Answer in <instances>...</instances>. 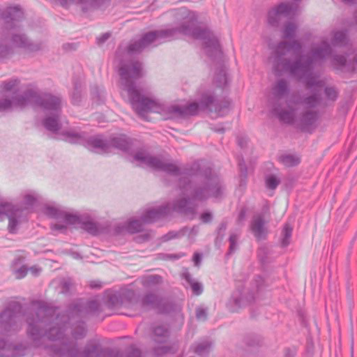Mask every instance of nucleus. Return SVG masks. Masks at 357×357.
<instances>
[{
    "label": "nucleus",
    "instance_id": "obj_1",
    "mask_svg": "<svg viewBox=\"0 0 357 357\" xmlns=\"http://www.w3.org/2000/svg\"><path fill=\"white\" fill-rule=\"evenodd\" d=\"M177 15L181 22L176 27L147 33L140 40L118 49L115 63L121 77V96L126 98L136 113L146 120L151 112L160 114L164 119H172L195 115L205 109L214 110L218 116H223L229 109V102H215L209 91H199L196 100L186 105H165L142 93L135 85V81L143 75V69L142 63L132 59V55L150 45L156 46L185 35L202 40L204 52L208 56L216 58L222 55L217 36L208 29L197 26L198 15L195 12L181 8Z\"/></svg>",
    "mask_w": 357,
    "mask_h": 357
},
{
    "label": "nucleus",
    "instance_id": "obj_2",
    "mask_svg": "<svg viewBox=\"0 0 357 357\" xmlns=\"http://www.w3.org/2000/svg\"><path fill=\"white\" fill-rule=\"evenodd\" d=\"M129 160L136 165L179 176V187L183 197L172 206L167 205L146 208L143 212L140 220L133 219L128 223H119L116 227V234L123 232L133 234L141 231L144 224L155 222L169 214L172 211L184 213L190 218H192L195 211V202L204 201L209 197L218 199L223 195L224 188L219 178H208L203 185L195 187L192 183L190 175L186 173L180 174L178 167L167 158L152 156L144 151H139L133 153Z\"/></svg>",
    "mask_w": 357,
    "mask_h": 357
},
{
    "label": "nucleus",
    "instance_id": "obj_3",
    "mask_svg": "<svg viewBox=\"0 0 357 357\" xmlns=\"http://www.w3.org/2000/svg\"><path fill=\"white\" fill-rule=\"evenodd\" d=\"M296 26L288 22L283 30L284 41L278 46L275 54L270 58L275 71H287L291 75L302 81L310 89L322 86L324 81L312 71V62L319 61L328 56L331 50L328 42L323 40L315 44L312 50L310 59L301 56V43L294 39Z\"/></svg>",
    "mask_w": 357,
    "mask_h": 357
},
{
    "label": "nucleus",
    "instance_id": "obj_4",
    "mask_svg": "<svg viewBox=\"0 0 357 357\" xmlns=\"http://www.w3.org/2000/svg\"><path fill=\"white\" fill-rule=\"evenodd\" d=\"M55 314V310L45 303H40L36 312V318L27 317V333L33 341L36 347H39L38 341L45 336L53 341L60 340L61 348L57 349V344L51 347L50 354L54 356L62 357H98L99 348L95 341L90 342L82 351L73 342L65 340L63 333L66 331V315L57 316L52 324L48 331L44 332L42 328L47 326V322Z\"/></svg>",
    "mask_w": 357,
    "mask_h": 357
},
{
    "label": "nucleus",
    "instance_id": "obj_5",
    "mask_svg": "<svg viewBox=\"0 0 357 357\" xmlns=\"http://www.w3.org/2000/svg\"><path fill=\"white\" fill-rule=\"evenodd\" d=\"M29 104L38 105L45 115L43 126L48 130L59 133V118L62 107L59 96L38 93L32 85H25L18 79L4 81L0 86V111L22 108Z\"/></svg>",
    "mask_w": 357,
    "mask_h": 357
},
{
    "label": "nucleus",
    "instance_id": "obj_6",
    "mask_svg": "<svg viewBox=\"0 0 357 357\" xmlns=\"http://www.w3.org/2000/svg\"><path fill=\"white\" fill-rule=\"evenodd\" d=\"M338 94L339 92L336 87L328 86L324 89V98L322 99L315 95L305 98L302 102L298 101L296 98H292L287 102L285 106L275 107L273 112L284 123H293L299 120L303 126H311L315 122L317 114L316 112H309L302 115L301 118H298V111L300 109L301 105L310 108L320 105H327L334 102L337 100Z\"/></svg>",
    "mask_w": 357,
    "mask_h": 357
},
{
    "label": "nucleus",
    "instance_id": "obj_7",
    "mask_svg": "<svg viewBox=\"0 0 357 357\" xmlns=\"http://www.w3.org/2000/svg\"><path fill=\"white\" fill-rule=\"evenodd\" d=\"M43 213L56 221L51 224V229L54 232H65L68 225H80L83 229L93 235L102 232V227L91 218L79 216L55 203L46 204L43 207Z\"/></svg>",
    "mask_w": 357,
    "mask_h": 357
},
{
    "label": "nucleus",
    "instance_id": "obj_8",
    "mask_svg": "<svg viewBox=\"0 0 357 357\" xmlns=\"http://www.w3.org/2000/svg\"><path fill=\"white\" fill-rule=\"evenodd\" d=\"M61 139L72 144H80L86 149L96 153L111 152L112 148H116L123 151L129 149L130 142L124 135L112 137L109 141L100 135L88 136L85 132L75 130H68L61 133Z\"/></svg>",
    "mask_w": 357,
    "mask_h": 357
},
{
    "label": "nucleus",
    "instance_id": "obj_9",
    "mask_svg": "<svg viewBox=\"0 0 357 357\" xmlns=\"http://www.w3.org/2000/svg\"><path fill=\"white\" fill-rule=\"evenodd\" d=\"M20 197L22 206L0 197V221L8 220V229L10 233H16L27 221L28 209L39 201L40 196L33 190H26L21 194Z\"/></svg>",
    "mask_w": 357,
    "mask_h": 357
},
{
    "label": "nucleus",
    "instance_id": "obj_10",
    "mask_svg": "<svg viewBox=\"0 0 357 357\" xmlns=\"http://www.w3.org/2000/svg\"><path fill=\"white\" fill-rule=\"evenodd\" d=\"M20 307L13 304L0 312V351H10L13 345L7 343L2 337L15 333L21 329L20 314Z\"/></svg>",
    "mask_w": 357,
    "mask_h": 357
},
{
    "label": "nucleus",
    "instance_id": "obj_11",
    "mask_svg": "<svg viewBox=\"0 0 357 357\" xmlns=\"http://www.w3.org/2000/svg\"><path fill=\"white\" fill-rule=\"evenodd\" d=\"M107 305L111 308L126 307L138 310L149 306H157L158 298L153 294L146 296L143 299H139L134 291L128 290L121 294H112L109 296Z\"/></svg>",
    "mask_w": 357,
    "mask_h": 357
},
{
    "label": "nucleus",
    "instance_id": "obj_12",
    "mask_svg": "<svg viewBox=\"0 0 357 357\" xmlns=\"http://www.w3.org/2000/svg\"><path fill=\"white\" fill-rule=\"evenodd\" d=\"M295 13V6L282 3L269 10L268 22L272 26H278L280 21L290 18Z\"/></svg>",
    "mask_w": 357,
    "mask_h": 357
},
{
    "label": "nucleus",
    "instance_id": "obj_13",
    "mask_svg": "<svg viewBox=\"0 0 357 357\" xmlns=\"http://www.w3.org/2000/svg\"><path fill=\"white\" fill-rule=\"evenodd\" d=\"M22 10L18 7H10L6 10L4 21L6 23V29H12L17 26V23L23 18Z\"/></svg>",
    "mask_w": 357,
    "mask_h": 357
},
{
    "label": "nucleus",
    "instance_id": "obj_14",
    "mask_svg": "<svg viewBox=\"0 0 357 357\" xmlns=\"http://www.w3.org/2000/svg\"><path fill=\"white\" fill-rule=\"evenodd\" d=\"M253 299V296L248 295L247 291L238 290L234 292L231 296L230 302H234V305L231 306L230 308L232 310H235L236 308L244 306L250 303Z\"/></svg>",
    "mask_w": 357,
    "mask_h": 357
},
{
    "label": "nucleus",
    "instance_id": "obj_15",
    "mask_svg": "<svg viewBox=\"0 0 357 357\" xmlns=\"http://www.w3.org/2000/svg\"><path fill=\"white\" fill-rule=\"evenodd\" d=\"M251 230L255 236L258 239L262 238L266 236L267 230L265 227V221L261 215H258L253 218Z\"/></svg>",
    "mask_w": 357,
    "mask_h": 357
},
{
    "label": "nucleus",
    "instance_id": "obj_16",
    "mask_svg": "<svg viewBox=\"0 0 357 357\" xmlns=\"http://www.w3.org/2000/svg\"><path fill=\"white\" fill-rule=\"evenodd\" d=\"M63 6L79 5L83 10H88L100 6L99 0H58Z\"/></svg>",
    "mask_w": 357,
    "mask_h": 357
},
{
    "label": "nucleus",
    "instance_id": "obj_17",
    "mask_svg": "<svg viewBox=\"0 0 357 357\" xmlns=\"http://www.w3.org/2000/svg\"><path fill=\"white\" fill-rule=\"evenodd\" d=\"M10 34L12 35V39L10 41L11 46L25 47L29 51L38 50V47L31 44L23 34L14 33L13 32Z\"/></svg>",
    "mask_w": 357,
    "mask_h": 357
},
{
    "label": "nucleus",
    "instance_id": "obj_18",
    "mask_svg": "<svg viewBox=\"0 0 357 357\" xmlns=\"http://www.w3.org/2000/svg\"><path fill=\"white\" fill-rule=\"evenodd\" d=\"M289 88L285 80H278L272 87L271 96L275 99H280L284 97L288 93Z\"/></svg>",
    "mask_w": 357,
    "mask_h": 357
},
{
    "label": "nucleus",
    "instance_id": "obj_19",
    "mask_svg": "<svg viewBox=\"0 0 357 357\" xmlns=\"http://www.w3.org/2000/svg\"><path fill=\"white\" fill-rule=\"evenodd\" d=\"M168 331L164 326H159L154 328L153 340L158 344H166Z\"/></svg>",
    "mask_w": 357,
    "mask_h": 357
},
{
    "label": "nucleus",
    "instance_id": "obj_20",
    "mask_svg": "<svg viewBox=\"0 0 357 357\" xmlns=\"http://www.w3.org/2000/svg\"><path fill=\"white\" fill-rule=\"evenodd\" d=\"M183 275L186 281L190 285L193 294L195 295L201 294L203 291L202 284L195 281L192 278H191L190 275L188 273H184Z\"/></svg>",
    "mask_w": 357,
    "mask_h": 357
},
{
    "label": "nucleus",
    "instance_id": "obj_21",
    "mask_svg": "<svg viewBox=\"0 0 357 357\" xmlns=\"http://www.w3.org/2000/svg\"><path fill=\"white\" fill-rule=\"evenodd\" d=\"M291 234L292 228L289 225H285L282 232V246L286 247L290 243Z\"/></svg>",
    "mask_w": 357,
    "mask_h": 357
},
{
    "label": "nucleus",
    "instance_id": "obj_22",
    "mask_svg": "<svg viewBox=\"0 0 357 357\" xmlns=\"http://www.w3.org/2000/svg\"><path fill=\"white\" fill-rule=\"evenodd\" d=\"M13 271L17 279H22L27 274L28 268L24 265L20 266L17 262H15L13 266Z\"/></svg>",
    "mask_w": 357,
    "mask_h": 357
},
{
    "label": "nucleus",
    "instance_id": "obj_23",
    "mask_svg": "<svg viewBox=\"0 0 357 357\" xmlns=\"http://www.w3.org/2000/svg\"><path fill=\"white\" fill-rule=\"evenodd\" d=\"M282 162L288 167L295 166L300 162L299 157L294 155H284L281 158Z\"/></svg>",
    "mask_w": 357,
    "mask_h": 357
},
{
    "label": "nucleus",
    "instance_id": "obj_24",
    "mask_svg": "<svg viewBox=\"0 0 357 357\" xmlns=\"http://www.w3.org/2000/svg\"><path fill=\"white\" fill-rule=\"evenodd\" d=\"M210 344L207 341L198 343L195 347V352L199 355H204L209 351Z\"/></svg>",
    "mask_w": 357,
    "mask_h": 357
},
{
    "label": "nucleus",
    "instance_id": "obj_25",
    "mask_svg": "<svg viewBox=\"0 0 357 357\" xmlns=\"http://www.w3.org/2000/svg\"><path fill=\"white\" fill-rule=\"evenodd\" d=\"M347 40V35L344 31H337L334 33L332 44L333 45H344Z\"/></svg>",
    "mask_w": 357,
    "mask_h": 357
},
{
    "label": "nucleus",
    "instance_id": "obj_26",
    "mask_svg": "<svg viewBox=\"0 0 357 357\" xmlns=\"http://www.w3.org/2000/svg\"><path fill=\"white\" fill-rule=\"evenodd\" d=\"M8 39H2L0 41V58H6L10 54V47L8 45Z\"/></svg>",
    "mask_w": 357,
    "mask_h": 357
},
{
    "label": "nucleus",
    "instance_id": "obj_27",
    "mask_svg": "<svg viewBox=\"0 0 357 357\" xmlns=\"http://www.w3.org/2000/svg\"><path fill=\"white\" fill-rule=\"evenodd\" d=\"M346 57L344 55H333L332 63L337 68H341L346 64Z\"/></svg>",
    "mask_w": 357,
    "mask_h": 357
},
{
    "label": "nucleus",
    "instance_id": "obj_28",
    "mask_svg": "<svg viewBox=\"0 0 357 357\" xmlns=\"http://www.w3.org/2000/svg\"><path fill=\"white\" fill-rule=\"evenodd\" d=\"M85 328L83 323H79L76 328L73 329V336L75 339L82 337L85 335Z\"/></svg>",
    "mask_w": 357,
    "mask_h": 357
},
{
    "label": "nucleus",
    "instance_id": "obj_29",
    "mask_svg": "<svg viewBox=\"0 0 357 357\" xmlns=\"http://www.w3.org/2000/svg\"><path fill=\"white\" fill-rule=\"evenodd\" d=\"M280 183V181L275 176H268L266 179V184L267 188L274 190L277 188L278 184Z\"/></svg>",
    "mask_w": 357,
    "mask_h": 357
},
{
    "label": "nucleus",
    "instance_id": "obj_30",
    "mask_svg": "<svg viewBox=\"0 0 357 357\" xmlns=\"http://www.w3.org/2000/svg\"><path fill=\"white\" fill-rule=\"evenodd\" d=\"M216 81L219 86L225 85L227 82V73L225 69H221L217 75Z\"/></svg>",
    "mask_w": 357,
    "mask_h": 357
},
{
    "label": "nucleus",
    "instance_id": "obj_31",
    "mask_svg": "<svg viewBox=\"0 0 357 357\" xmlns=\"http://www.w3.org/2000/svg\"><path fill=\"white\" fill-rule=\"evenodd\" d=\"M238 234H232L229 237V253L234 252L237 249Z\"/></svg>",
    "mask_w": 357,
    "mask_h": 357
},
{
    "label": "nucleus",
    "instance_id": "obj_32",
    "mask_svg": "<svg viewBox=\"0 0 357 357\" xmlns=\"http://www.w3.org/2000/svg\"><path fill=\"white\" fill-rule=\"evenodd\" d=\"M162 278L160 276L158 275H149L146 277L144 280L143 283L144 284L149 285V284H158L161 282Z\"/></svg>",
    "mask_w": 357,
    "mask_h": 357
},
{
    "label": "nucleus",
    "instance_id": "obj_33",
    "mask_svg": "<svg viewBox=\"0 0 357 357\" xmlns=\"http://www.w3.org/2000/svg\"><path fill=\"white\" fill-rule=\"evenodd\" d=\"M206 310L203 307H198L196 310V317L199 320H204L206 318Z\"/></svg>",
    "mask_w": 357,
    "mask_h": 357
},
{
    "label": "nucleus",
    "instance_id": "obj_34",
    "mask_svg": "<svg viewBox=\"0 0 357 357\" xmlns=\"http://www.w3.org/2000/svg\"><path fill=\"white\" fill-rule=\"evenodd\" d=\"M169 351V348L166 345H158L156 348H155V353L157 355H162L163 354L167 353Z\"/></svg>",
    "mask_w": 357,
    "mask_h": 357
},
{
    "label": "nucleus",
    "instance_id": "obj_35",
    "mask_svg": "<svg viewBox=\"0 0 357 357\" xmlns=\"http://www.w3.org/2000/svg\"><path fill=\"white\" fill-rule=\"evenodd\" d=\"M181 234V232L170 231V232H169L168 234H167L166 235H165V236H163V240H164V241H169V240H170V239H172V238H176V237H177V236H178Z\"/></svg>",
    "mask_w": 357,
    "mask_h": 357
},
{
    "label": "nucleus",
    "instance_id": "obj_36",
    "mask_svg": "<svg viewBox=\"0 0 357 357\" xmlns=\"http://www.w3.org/2000/svg\"><path fill=\"white\" fill-rule=\"evenodd\" d=\"M200 218L204 223L209 222L212 220V214L210 212H204L202 214Z\"/></svg>",
    "mask_w": 357,
    "mask_h": 357
},
{
    "label": "nucleus",
    "instance_id": "obj_37",
    "mask_svg": "<svg viewBox=\"0 0 357 357\" xmlns=\"http://www.w3.org/2000/svg\"><path fill=\"white\" fill-rule=\"evenodd\" d=\"M31 274L33 276H37L40 273H41V268H40L39 266H33L29 268V269H28Z\"/></svg>",
    "mask_w": 357,
    "mask_h": 357
},
{
    "label": "nucleus",
    "instance_id": "obj_38",
    "mask_svg": "<svg viewBox=\"0 0 357 357\" xmlns=\"http://www.w3.org/2000/svg\"><path fill=\"white\" fill-rule=\"evenodd\" d=\"M80 93L78 91H75L73 93L72 96V101L73 104H78L79 101Z\"/></svg>",
    "mask_w": 357,
    "mask_h": 357
},
{
    "label": "nucleus",
    "instance_id": "obj_39",
    "mask_svg": "<svg viewBox=\"0 0 357 357\" xmlns=\"http://www.w3.org/2000/svg\"><path fill=\"white\" fill-rule=\"evenodd\" d=\"M116 357H123L122 354H118ZM129 357H140V351L137 349H133L132 355Z\"/></svg>",
    "mask_w": 357,
    "mask_h": 357
},
{
    "label": "nucleus",
    "instance_id": "obj_40",
    "mask_svg": "<svg viewBox=\"0 0 357 357\" xmlns=\"http://www.w3.org/2000/svg\"><path fill=\"white\" fill-rule=\"evenodd\" d=\"M193 261L195 266H199L201 261V255L199 253H195L193 257Z\"/></svg>",
    "mask_w": 357,
    "mask_h": 357
},
{
    "label": "nucleus",
    "instance_id": "obj_41",
    "mask_svg": "<svg viewBox=\"0 0 357 357\" xmlns=\"http://www.w3.org/2000/svg\"><path fill=\"white\" fill-rule=\"evenodd\" d=\"M97 98V100H103L104 96L103 93L100 92L99 91H96V95L93 96V99Z\"/></svg>",
    "mask_w": 357,
    "mask_h": 357
},
{
    "label": "nucleus",
    "instance_id": "obj_42",
    "mask_svg": "<svg viewBox=\"0 0 357 357\" xmlns=\"http://www.w3.org/2000/svg\"><path fill=\"white\" fill-rule=\"evenodd\" d=\"M91 288H100L101 287L100 282L97 281H92L90 283Z\"/></svg>",
    "mask_w": 357,
    "mask_h": 357
},
{
    "label": "nucleus",
    "instance_id": "obj_43",
    "mask_svg": "<svg viewBox=\"0 0 357 357\" xmlns=\"http://www.w3.org/2000/svg\"><path fill=\"white\" fill-rule=\"evenodd\" d=\"M109 37V33H105L101 38L98 39V43H103Z\"/></svg>",
    "mask_w": 357,
    "mask_h": 357
},
{
    "label": "nucleus",
    "instance_id": "obj_44",
    "mask_svg": "<svg viewBox=\"0 0 357 357\" xmlns=\"http://www.w3.org/2000/svg\"><path fill=\"white\" fill-rule=\"evenodd\" d=\"M8 356H20L21 355V354L18 353L17 351H11L10 353H9L8 354Z\"/></svg>",
    "mask_w": 357,
    "mask_h": 357
},
{
    "label": "nucleus",
    "instance_id": "obj_45",
    "mask_svg": "<svg viewBox=\"0 0 357 357\" xmlns=\"http://www.w3.org/2000/svg\"><path fill=\"white\" fill-rule=\"evenodd\" d=\"M216 131H218V132H223V131H224V129H223V128H220V129L216 130Z\"/></svg>",
    "mask_w": 357,
    "mask_h": 357
},
{
    "label": "nucleus",
    "instance_id": "obj_46",
    "mask_svg": "<svg viewBox=\"0 0 357 357\" xmlns=\"http://www.w3.org/2000/svg\"><path fill=\"white\" fill-rule=\"evenodd\" d=\"M345 2H347V3H350L353 0H343Z\"/></svg>",
    "mask_w": 357,
    "mask_h": 357
},
{
    "label": "nucleus",
    "instance_id": "obj_47",
    "mask_svg": "<svg viewBox=\"0 0 357 357\" xmlns=\"http://www.w3.org/2000/svg\"><path fill=\"white\" fill-rule=\"evenodd\" d=\"M243 215H244V214H243V213L242 212V213H241V215H240L241 218H243Z\"/></svg>",
    "mask_w": 357,
    "mask_h": 357
},
{
    "label": "nucleus",
    "instance_id": "obj_48",
    "mask_svg": "<svg viewBox=\"0 0 357 357\" xmlns=\"http://www.w3.org/2000/svg\"><path fill=\"white\" fill-rule=\"evenodd\" d=\"M91 308H94L92 305L90 306Z\"/></svg>",
    "mask_w": 357,
    "mask_h": 357
}]
</instances>
